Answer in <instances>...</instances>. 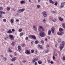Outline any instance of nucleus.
I'll return each instance as SVG.
<instances>
[{
  "label": "nucleus",
  "mask_w": 65,
  "mask_h": 65,
  "mask_svg": "<svg viewBox=\"0 0 65 65\" xmlns=\"http://www.w3.org/2000/svg\"><path fill=\"white\" fill-rule=\"evenodd\" d=\"M15 42H12V43L11 44L13 46H14V45H15Z\"/></svg>",
  "instance_id": "nucleus-16"
},
{
  "label": "nucleus",
  "mask_w": 65,
  "mask_h": 65,
  "mask_svg": "<svg viewBox=\"0 0 65 65\" xmlns=\"http://www.w3.org/2000/svg\"><path fill=\"white\" fill-rule=\"evenodd\" d=\"M26 60H23L22 61V62L23 63H25V62H26Z\"/></svg>",
  "instance_id": "nucleus-44"
},
{
  "label": "nucleus",
  "mask_w": 65,
  "mask_h": 65,
  "mask_svg": "<svg viewBox=\"0 0 65 65\" xmlns=\"http://www.w3.org/2000/svg\"><path fill=\"white\" fill-rule=\"evenodd\" d=\"M2 18V15L0 14V18Z\"/></svg>",
  "instance_id": "nucleus-58"
},
{
  "label": "nucleus",
  "mask_w": 65,
  "mask_h": 65,
  "mask_svg": "<svg viewBox=\"0 0 65 65\" xmlns=\"http://www.w3.org/2000/svg\"><path fill=\"white\" fill-rule=\"evenodd\" d=\"M54 30H55V28H54V27H52V30H51V31L53 33H54Z\"/></svg>",
  "instance_id": "nucleus-13"
},
{
  "label": "nucleus",
  "mask_w": 65,
  "mask_h": 65,
  "mask_svg": "<svg viewBox=\"0 0 65 65\" xmlns=\"http://www.w3.org/2000/svg\"><path fill=\"white\" fill-rule=\"evenodd\" d=\"M9 37H10V39H11V40H14V39L13 36L12 35H9Z\"/></svg>",
  "instance_id": "nucleus-4"
},
{
  "label": "nucleus",
  "mask_w": 65,
  "mask_h": 65,
  "mask_svg": "<svg viewBox=\"0 0 65 65\" xmlns=\"http://www.w3.org/2000/svg\"><path fill=\"white\" fill-rule=\"evenodd\" d=\"M38 46L39 48H40L41 49H42L43 47H42V46L40 44H38Z\"/></svg>",
  "instance_id": "nucleus-11"
},
{
  "label": "nucleus",
  "mask_w": 65,
  "mask_h": 65,
  "mask_svg": "<svg viewBox=\"0 0 65 65\" xmlns=\"http://www.w3.org/2000/svg\"><path fill=\"white\" fill-rule=\"evenodd\" d=\"M7 9L8 10H10V7H7Z\"/></svg>",
  "instance_id": "nucleus-33"
},
{
  "label": "nucleus",
  "mask_w": 65,
  "mask_h": 65,
  "mask_svg": "<svg viewBox=\"0 0 65 65\" xmlns=\"http://www.w3.org/2000/svg\"><path fill=\"white\" fill-rule=\"evenodd\" d=\"M43 28L42 27L40 26H39V32H43Z\"/></svg>",
  "instance_id": "nucleus-2"
},
{
  "label": "nucleus",
  "mask_w": 65,
  "mask_h": 65,
  "mask_svg": "<svg viewBox=\"0 0 65 65\" xmlns=\"http://www.w3.org/2000/svg\"><path fill=\"white\" fill-rule=\"evenodd\" d=\"M18 49L19 51H21V47L20 46H18Z\"/></svg>",
  "instance_id": "nucleus-15"
},
{
  "label": "nucleus",
  "mask_w": 65,
  "mask_h": 65,
  "mask_svg": "<svg viewBox=\"0 0 65 65\" xmlns=\"http://www.w3.org/2000/svg\"><path fill=\"white\" fill-rule=\"evenodd\" d=\"M50 62H51V61L50 60H49L48 61V63H50Z\"/></svg>",
  "instance_id": "nucleus-60"
},
{
  "label": "nucleus",
  "mask_w": 65,
  "mask_h": 65,
  "mask_svg": "<svg viewBox=\"0 0 65 65\" xmlns=\"http://www.w3.org/2000/svg\"><path fill=\"white\" fill-rule=\"evenodd\" d=\"M22 30L21 29H20L19 30V32H21L22 31Z\"/></svg>",
  "instance_id": "nucleus-45"
},
{
  "label": "nucleus",
  "mask_w": 65,
  "mask_h": 65,
  "mask_svg": "<svg viewBox=\"0 0 65 65\" xmlns=\"http://www.w3.org/2000/svg\"><path fill=\"white\" fill-rule=\"evenodd\" d=\"M59 20L60 21H63V18L60 17L59 18Z\"/></svg>",
  "instance_id": "nucleus-24"
},
{
  "label": "nucleus",
  "mask_w": 65,
  "mask_h": 65,
  "mask_svg": "<svg viewBox=\"0 0 65 65\" xmlns=\"http://www.w3.org/2000/svg\"><path fill=\"white\" fill-rule=\"evenodd\" d=\"M51 34V30H49L48 31V35H50Z\"/></svg>",
  "instance_id": "nucleus-29"
},
{
  "label": "nucleus",
  "mask_w": 65,
  "mask_h": 65,
  "mask_svg": "<svg viewBox=\"0 0 65 65\" xmlns=\"http://www.w3.org/2000/svg\"><path fill=\"white\" fill-rule=\"evenodd\" d=\"M25 44L24 43H23L21 45V46L22 47H24V46H25Z\"/></svg>",
  "instance_id": "nucleus-26"
},
{
  "label": "nucleus",
  "mask_w": 65,
  "mask_h": 65,
  "mask_svg": "<svg viewBox=\"0 0 65 65\" xmlns=\"http://www.w3.org/2000/svg\"><path fill=\"white\" fill-rule=\"evenodd\" d=\"M31 44H33V41H32L31 42Z\"/></svg>",
  "instance_id": "nucleus-57"
},
{
  "label": "nucleus",
  "mask_w": 65,
  "mask_h": 65,
  "mask_svg": "<svg viewBox=\"0 0 65 65\" xmlns=\"http://www.w3.org/2000/svg\"><path fill=\"white\" fill-rule=\"evenodd\" d=\"M12 10H13V11H15V9H13Z\"/></svg>",
  "instance_id": "nucleus-62"
},
{
  "label": "nucleus",
  "mask_w": 65,
  "mask_h": 65,
  "mask_svg": "<svg viewBox=\"0 0 65 65\" xmlns=\"http://www.w3.org/2000/svg\"><path fill=\"white\" fill-rule=\"evenodd\" d=\"M10 22L11 24H12V23H13V20L12 19H11L10 20Z\"/></svg>",
  "instance_id": "nucleus-30"
},
{
  "label": "nucleus",
  "mask_w": 65,
  "mask_h": 65,
  "mask_svg": "<svg viewBox=\"0 0 65 65\" xmlns=\"http://www.w3.org/2000/svg\"><path fill=\"white\" fill-rule=\"evenodd\" d=\"M35 43L36 44H37V43H38V41L37 40L36 41H35Z\"/></svg>",
  "instance_id": "nucleus-42"
},
{
  "label": "nucleus",
  "mask_w": 65,
  "mask_h": 65,
  "mask_svg": "<svg viewBox=\"0 0 65 65\" xmlns=\"http://www.w3.org/2000/svg\"><path fill=\"white\" fill-rule=\"evenodd\" d=\"M38 63L39 64H42V61L40 60H39L38 61Z\"/></svg>",
  "instance_id": "nucleus-22"
},
{
  "label": "nucleus",
  "mask_w": 65,
  "mask_h": 65,
  "mask_svg": "<svg viewBox=\"0 0 65 65\" xmlns=\"http://www.w3.org/2000/svg\"><path fill=\"white\" fill-rule=\"evenodd\" d=\"M50 63L51 64H54V62L52 61H51Z\"/></svg>",
  "instance_id": "nucleus-52"
},
{
  "label": "nucleus",
  "mask_w": 65,
  "mask_h": 65,
  "mask_svg": "<svg viewBox=\"0 0 65 65\" xmlns=\"http://www.w3.org/2000/svg\"><path fill=\"white\" fill-rule=\"evenodd\" d=\"M0 13L1 14H5V12L2 11H0Z\"/></svg>",
  "instance_id": "nucleus-25"
},
{
  "label": "nucleus",
  "mask_w": 65,
  "mask_h": 65,
  "mask_svg": "<svg viewBox=\"0 0 65 65\" xmlns=\"http://www.w3.org/2000/svg\"><path fill=\"white\" fill-rule=\"evenodd\" d=\"M33 29L35 31H36V27L34 25L33 26Z\"/></svg>",
  "instance_id": "nucleus-18"
},
{
  "label": "nucleus",
  "mask_w": 65,
  "mask_h": 65,
  "mask_svg": "<svg viewBox=\"0 0 65 65\" xmlns=\"http://www.w3.org/2000/svg\"><path fill=\"white\" fill-rule=\"evenodd\" d=\"M62 25L63 26L64 29H65V24L63 23L62 24Z\"/></svg>",
  "instance_id": "nucleus-17"
},
{
  "label": "nucleus",
  "mask_w": 65,
  "mask_h": 65,
  "mask_svg": "<svg viewBox=\"0 0 65 65\" xmlns=\"http://www.w3.org/2000/svg\"><path fill=\"white\" fill-rule=\"evenodd\" d=\"M63 60H65V56H63Z\"/></svg>",
  "instance_id": "nucleus-46"
},
{
  "label": "nucleus",
  "mask_w": 65,
  "mask_h": 65,
  "mask_svg": "<svg viewBox=\"0 0 65 65\" xmlns=\"http://www.w3.org/2000/svg\"><path fill=\"white\" fill-rule=\"evenodd\" d=\"M40 7V5H38L37 6V8H39Z\"/></svg>",
  "instance_id": "nucleus-40"
},
{
  "label": "nucleus",
  "mask_w": 65,
  "mask_h": 65,
  "mask_svg": "<svg viewBox=\"0 0 65 65\" xmlns=\"http://www.w3.org/2000/svg\"><path fill=\"white\" fill-rule=\"evenodd\" d=\"M61 7H64V5H65V2H62L61 3Z\"/></svg>",
  "instance_id": "nucleus-12"
},
{
  "label": "nucleus",
  "mask_w": 65,
  "mask_h": 65,
  "mask_svg": "<svg viewBox=\"0 0 65 65\" xmlns=\"http://www.w3.org/2000/svg\"><path fill=\"white\" fill-rule=\"evenodd\" d=\"M16 60H17V58L15 57H14L11 59V61H12V62H13V61H15Z\"/></svg>",
  "instance_id": "nucleus-14"
},
{
  "label": "nucleus",
  "mask_w": 65,
  "mask_h": 65,
  "mask_svg": "<svg viewBox=\"0 0 65 65\" xmlns=\"http://www.w3.org/2000/svg\"><path fill=\"white\" fill-rule=\"evenodd\" d=\"M25 8H23L21 9H19L17 11V12H19V13H21V12H22L23 11H24L25 10Z\"/></svg>",
  "instance_id": "nucleus-3"
},
{
  "label": "nucleus",
  "mask_w": 65,
  "mask_h": 65,
  "mask_svg": "<svg viewBox=\"0 0 65 65\" xmlns=\"http://www.w3.org/2000/svg\"><path fill=\"white\" fill-rule=\"evenodd\" d=\"M41 42L42 43H44V41L43 40H41Z\"/></svg>",
  "instance_id": "nucleus-28"
},
{
  "label": "nucleus",
  "mask_w": 65,
  "mask_h": 65,
  "mask_svg": "<svg viewBox=\"0 0 65 65\" xmlns=\"http://www.w3.org/2000/svg\"><path fill=\"white\" fill-rule=\"evenodd\" d=\"M1 57H3V55H1Z\"/></svg>",
  "instance_id": "nucleus-63"
},
{
  "label": "nucleus",
  "mask_w": 65,
  "mask_h": 65,
  "mask_svg": "<svg viewBox=\"0 0 65 65\" xmlns=\"http://www.w3.org/2000/svg\"><path fill=\"white\" fill-rule=\"evenodd\" d=\"M24 35V34L23 33H21L20 34V36H22V35Z\"/></svg>",
  "instance_id": "nucleus-35"
},
{
  "label": "nucleus",
  "mask_w": 65,
  "mask_h": 65,
  "mask_svg": "<svg viewBox=\"0 0 65 65\" xmlns=\"http://www.w3.org/2000/svg\"><path fill=\"white\" fill-rule=\"evenodd\" d=\"M45 41H47L48 40H47V38H45Z\"/></svg>",
  "instance_id": "nucleus-49"
},
{
  "label": "nucleus",
  "mask_w": 65,
  "mask_h": 65,
  "mask_svg": "<svg viewBox=\"0 0 65 65\" xmlns=\"http://www.w3.org/2000/svg\"><path fill=\"white\" fill-rule=\"evenodd\" d=\"M48 50H46L45 51V52L46 53H47L48 52Z\"/></svg>",
  "instance_id": "nucleus-36"
},
{
  "label": "nucleus",
  "mask_w": 65,
  "mask_h": 65,
  "mask_svg": "<svg viewBox=\"0 0 65 65\" xmlns=\"http://www.w3.org/2000/svg\"><path fill=\"white\" fill-rule=\"evenodd\" d=\"M49 2L51 3H52V4H54L55 3V2H54L52 0H49Z\"/></svg>",
  "instance_id": "nucleus-19"
},
{
  "label": "nucleus",
  "mask_w": 65,
  "mask_h": 65,
  "mask_svg": "<svg viewBox=\"0 0 65 65\" xmlns=\"http://www.w3.org/2000/svg\"><path fill=\"white\" fill-rule=\"evenodd\" d=\"M53 60H55V57L54 56H53Z\"/></svg>",
  "instance_id": "nucleus-53"
},
{
  "label": "nucleus",
  "mask_w": 65,
  "mask_h": 65,
  "mask_svg": "<svg viewBox=\"0 0 65 65\" xmlns=\"http://www.w3.org/2000/svg\"><path fill=\"white\" fill-rule=\"evenodd\" d=\"M42 22H43V23H46V21H45V19H44V20L42 21Z\"/></svg>",
  "instance_id": "nucleus-32"
},
{
  "label": "nucleus",
  "mask_w": 65,
  "mask_h": 65,
  "mask_svg": "<svg viewBox=\"0 0 65 65\" xmlns=\"http://www.w3.org/2000/svg\"><path fill=\"white\" fill-rule=\"evenodd\" d=\"M37 62H36L35 63V65H37Z\"/></svg>",
  "instance_id": "nucleus-56"
},
{
  "label": "nucleus",
  "mask_w": 65,
  "mask_h": 65,
  "mask_svg": "<svg viewBox=\"0 0 65 65\" xmlns=\"http://www.w3.org/2000/svg\"><path fill=\"white\" fill-rule=\"evenodd\" d=\"M25 3V1H21V4H23V3Z\"/></svg>",
  "instance_id": "nucleus-21"
},
{
  "label": "nucleus",
  "mask_w": 65,
  "mask_h": 65,
  "mask_svg": "<svg viewBox=\"0 0 65 65\" xmlns=\"http://www.w3.org/2000/svg\"><path fill=\"white\" fill-rule=\"evenodd\" d=\"M12 32H14L15 31V30L14 29H12Z\"/></svg>",
  "instance_id": "nucleus-51"
},
{
  "label": "nucleus",
  "mask_w": 65,
  "mask_h": 65,
  "mask_svg": "<svg viewBox=\"0 0 65 65\" xmlns=\"http://www.w3.org/2000/svg\"><path fill=\"white\" fill-rule=\"evenodd\" d=\"M54 55L55 56H57V53H54Z\"/></svg>",
  "instance_id": "nucleus-48"
},
{
  "label": "nucleus",
  "mask_w": 65,
  "mask_h": 65,
  "mask_svg": "<svg viewBox=\"0 0 65 65\" xmlns=\"http://www.w3.org/2000/svg\"><path fill=\"white\" fill-rule=\"evenodd\" d=\"M63 29L62 28H60L59 29V31L60 32H62V31H63Z\"/></svg>",
  "instance_id": "nucleus-27"
},
{
  "label": "nucleus",
  "mask_w": 65,
  "mask_h": 65,
  "mask_svg": "<svg viewBox=\"0 0 65 65\" xmlns=\"http://www.w3.org/2000/svg\"><path fill=\"white\" fill-rule=\"evenodd\" d=\"M57 44H56L55 45V46L56 47H57Z\"/></svg>",
  "instance_id": "nucleus-55"
},
{
  "label": "nucleus",
  "mask_w": 65,
  "mask_h": 65,
  "mask_svg": "<svg viewBox=\"0 0 65 65\" xmlns=\"http://www.w3.org/2000/svg\"><path fill=\"white\" fill-rule=\"evenodd\" d=\"M7 33H9V34H10L11 33H12V32L11 30H10L7 31Z\"/></svg>",
  "instance_id": "nucleus-20"
},
{
  "label": "nucleus",
  "mask_w": 65,
  "mask_h": 65,
  "mask_svg": "<svg viewBox=\"0 0 65 65\" xmlns=\"http://www.w3.org/2000/svg\"><path fill=\"white\" fill-rule=\"evenodd\" d=\"M34 52V51L33 50H31V53H33Z\"/></svg>",
  "instance_id": "nucleus-37"
},
{
  "label": "nucleus",
  "mask_w": 65,
  "mask_h": 65,
  "mask_svg": "<svg viewBox=\"0 0 65 65\" xmlns=\"http://www.w3.org/2000/svg\"><path fill=\"white\" fill-rule=\"evenodd\" d=\"M52 21L53 22H56V19H53Z\"/></svg>",
  "instance_id": "nucleus-39"
},
{
  "label": "nucleus",
  "mask_w": 65,
  "mask_h": 65,
  "mask_svg": "<svg viewBox=\"0 0 65 65\" xmlns=\"http://www.w3.org/2000/svg\"><path fill=\"white\" fill-rule=\"evenodd\" d=\"M7 38H8V37L7 36H6L5 38L4 39H5V40H7Z\"/></svg>",
  "instance_id": "nucleus-34"
},
{
  "label": "nucleus",
  "mask_w": 65,
  "mask_h": 65,
  "mask_svg": "<svg viewBox=\"0 0 65 65\" xmlns=\"http://www.w3.org/2000/svg\"><path fill=\"white\" fill-rule=\"evenodd\" d=\"M35 54H37V51L35 52Z\"/></svg>",
  "instance_id": "nucleus-61"
},
{
  "label": "nucleus",
  "mask_w": 65,
  "mask_h": 65,
  "mask_svg": "<svg viewBox=\"0 0 65 65\" xmlns=\"http://www.w3.org/2000/svg\"><path fill=\"white\" fill-rule=\"evenodd\" d=\"M8 52L9 53H11V52H12V51H11V49H10V48H9Z\"/></svg>",
  "instance_id": "nucleus-23"
},
{
  "label": "nucleus",
  "mask_w": 65,
  "mask_h": 65,
  "mask_svg": "<svg viewBox=\"0 0 65 65\" xmlns=\"http://www.w3.org/2000/svg\"><path fill=\"white\" fill-rule=\"evenodd\" d=\"M3 9L2 7H0V10H2Z\"/></svg>",
  "instance_id": "nucleus-41"
},
{
  "label": "nucleus",
  "mask_w": 65,
  "mask_h": 65,
  "mask_svg": "<svg viewBox=\"0 0 65 65\" xmlns=\"http://www.w3.org/2000/svg\"><path fill=\"white\" fill-rule=\"evenodd\" d=\"M17 22H19V20L18 19H17L16 20Z\"/></svg>",
  "instance_id": "nucleus-59"
},
{
  "label": "nucleus",
  "mask_w": 65,
  "mask_h": 65,
  "mask_svg": "<svg viewBox=\"0 0 65 65\" xmlns=\"http://www.w3.org/2000/svg\"><path fill=\"white\" fill-rule=\"evenodd\" d=\"M43 15L44 17H47V14H46L45 11H44L42 12Z\"/></svg>",
  "instance_id": "nucleus-7"
},
{
  "label": "nucleus",
  "mask_w": 65,
  "mask_h": 65,
  "mask_svg": "<svg viewBox=\"0 0 65 65\" xmlns=\"http://www.w3.org/2000/svg\"><path fill=\"white\" fill-rule=\"evenodd\" d=\"M58 42H61V39L59 38L58 39Z\"/></svg>",
  "instance_id": "nucleus-38"
},
{
  "label": "nucleus",
  "mask_w": 65,
  "mask_h": 65,
  "mask_svg": "<svg viewBox=\"0 0 65 65\" xmlns=\"http://www.w3.org/2000/svg\"><path fill=\"white\" fill-rule=\"evenodd\" d=\"M14 56H17V54L16 53L14 54Z\"/></svg>",
  "instance_id": "nucleus-64"
},
{
  "label": "nucleus",
  "mask_w": 65,
  "mask_h": 65,
  "mask_svg": "<svg viewBox=\"0 0 65 65\" xmlns=\"http://www.w3.org/2000/svg\"><path fill=\"white\" fill-rule=\"evenodd\" d=\"M65 45V42L62 41L60 45V51H62L63 49V48Z\"/></svg>",
  "instance_id": "nucleus-1"
},
{
  "label": "nucleus",
  "mask_w": 65,
  "mask_h": 65,
  "mask_svg": "<svg viewBox=\"0 0 65 65\" xmlns=\"http://www.w3.org/2000/svg\"><path fill=\"white\" fill-rule=\"evenodd\" d=\"M57 4H58V3L57 2H56L54 4L55 5H57Z\"/></svg>",
  "instance_id": "nucleus-47"
},
{
  "label": "nucleus",
  "mask_w": 65,
  "mask_h": 65,
  "mask_svg": "<svg viewBox=\"0 0 65 65\" xmlns=\"http://www.w3.org/2000/svg\"><path fill=\"white\" fill-rule=\"evenodd\" d=\"M3 21H4V22H6V19H4L3 20Z\"/></svg>",
  "instance_id": "nucleus-50"
},
{
  "label": "nucleus",
  "mask_w": 65,
  "mask_h": 65,
  "mask_svg": "<svg viewBox=\"0 0 65 65\" xmlns=\"http://www.w3.org/2000/svg\"><path fill=\"white\" fill-rule=\"evenodd\" d=\"M25 54H27V55H30V52L28 50H26V51H25Z\"/></svg>",
  "instance_id": "nucleus-9"
},
{
  "label": "nucleus",
  "mask_w": 65,
  "mask_h": 65,
  "mask_svg": "<svg viewBox=\"0 0 65 65\" xmlns=\"http://www.w3.org/2000/svg\"><path fill=\"white\" fill-rule=\"evenodd\" d=\"M29 37H31L34 39H36V37H35V36H34V35H31L29 36Z\"/></svg>",
  "instance_id": "nucleus-8"
},
{
  "label": "nucleus",
  "mask_w": 65,
  "mask_h": 65,
  "mask_svg": "<svg viewBox=\"0 0 65 65\" xmlns=\"http://www.w3.org/2000/svg\"><path fill=\"white\" fill-rule=\"evenodd\" d=\"M52 13H57V12H56V11H52Z\"/></svg>",
  "instance_id": "nucleus-31"
},
{
  "label": "nucleus",
  "mask_w": 65,
  "mask_h": 65,
  "mask_svg": "<svg viewBox=\"0 0 65 65\" xmlns=\"http://www.w3.org/2000/svg\"><path fill=\"white\" fill-rule=\"evenodd\" d=\"M28 39V37H26L25 38V40H27Z\"/></svg>",
  "instance_id": "nucleus-43"
},
{
  "label": "nucleus",
  "mask_w": 65,
  "mask_h": 65,
  "mask_svg": "<svg viewBox=\"0 0 65 65\" xmlns=\"http://www.w3.org/2000/svg\"><path fill=\"white\" fill-rule=\"evenodd\" d=\"M57 34L58 35H59L60 36H62L63 35V32L61 31L58 32Z\"/></svg>",
  "instance_id": "nucleus-5"
},
{
  "label": "nucleus",
  "mask_w": 65,
  "mask_h": 65,
  "mask_svg": "<svg viewBox=\"0 0 65 65\" xmlns=\"http://www.w3.org/2000/svg\"><path fill=\"white\" fill-rule=\"evenodd\" d=\"M40 35L41 37H44L45 33L43 32H42L40 34Z\"/></svg>",
  "instance_id": "nucleus-6"
},
{
  "label": "nucleus",
  "mask_w": 65,
  "mask_h": 65,
  "mask_svg": "<svg viewBox=\"0 0 65 65\" xmlns=\"http://www.w3.org/2000/svg\"><path fill=\"white\" fill-rule=\"evenodd\" d=\"M4 59H5V60H6V59H7L6 57H4Z\"/></svg>",
  "instance_id": "nucleus-54"
},
{
  "label": "nucleus",
  "mask_w": 65,
  "mask_h": 65,
  "mask_svg": "<svg viewBox=\"0 0 65 65\" xmlns=\"http://www.w3.org/2000/svg\"><path fill=\"white\" fill-rule=\"evenodd\" d=\"M38 59V58L36 59L35 58H34L33 59H32V63H34V62H35Z\"/></svg>",
  "instance_id": "nucleus-10"
}]
</instances>
